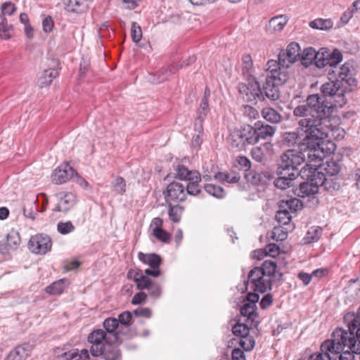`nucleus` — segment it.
<instances>
[{"instance_id":"f257e3e1","label":"nucleus","mask_w":360,"mask_h":360,"mask_svg":"<svg viewBox=\"0 0 360 360\" xmlns=\"http://www.w3.org/2000/svg\"><path fill=\"white\" fill-rule=\"evenodd\" d=\"M352 314H345L343 323L347 330L339 327L341 332L339 339V360H357L360 353V327L356 329L355 318Z\"/></svg>"},{"instance_id":"f03ea898","label":"nucleus","mask_w":360,"mask_h":360,"mask_svg":"<svg viewBox=\"0 0 360 360\" xmlns=\"http://www.w3.org/2000/svg\"><path fill=\"white\" fill-rule=\"evenodd\" d=\"M307 104L295 108L293 115L303 117L299 122L300 128L303 130L307 127H321L322 121L328 120V109L323 107V101L317 95H309L306 100Z\"/></svg>"},{"instance_id":"7ed1b4c3","label":"nucleus","mask_w":360,"mask_h":360,"mask_svg":"<svg viewBox=\"0 0 360 360\" xmlns=\"http://www.w3.org/2000/svg\"><path fill=\"white\" fill-rule=\"evenodd\" d=\"M308 167H303L300 170L302 178L306 177L307 181L300 184L299 187L294 190L295 194L300 198L314 197L319 192L320 187L334 195L333 182L330 180L323 181V172L321 168H314L309 165Z\"/></svg>"},{"instance_id":"20e7f679","label":"nucleus","mask_w":360,"mask_h":360,"mask_svg":"<svg viewBox=\"0 0 360 360\" xmlns=\"http://www.w3.org/2000/svg\"><path fill=\"white\" fill-rule=\"evenodd\" d=\"M303 130L306 136L298 143L299 150L310 162L317 161V158H319V148L321 146L324 133L320 127H307Z\"/></svg>"},{"instance_id":"39448f33","label":"nucleus","mask_w":360,"mask_h":360,"mask_svg":"<svg viewBox=\"0 0 360 360\" xmlns=\"http://www.w3.org/2000/svg\"><path fill=\"white\" fill-rule=\"evenodd\" d=\"M356 69L354 66V61H347L340 68L339 71V108H342L347 103L345 94L351 92L353 87L356 86V80L354 77Z\"/></svg>"},{"instance_id":"423d86ee","label":"nucleus","mask_w":360,"mask_h":360,"mask_svg":"<svg viewBox=\"0 0 360 360\" xmlns=\"http://www.w3.org/2000/svg\"><path fill=\"white\" fill-rule=\"evenodd\" d=\"M91 345L90 353L94 357L101 356L104 360H122V354L119 346L122 340L119 341H98V345L95 341H88Z\"/></svg>"},{"instance_id":"0eeeda50","label":"nucleus","mask_w":360,"mask_h":360,"mask_svg":"<svg viewBox=\"0 0 360 360\" xmlns=\"http://www.w3.org/2000/svg\"><path fill=\"white\" fill-rule=\"evenodd\" d=\"M104 329H95L91 332L87 338L88 341H119L120 339L118 328V321L115 318H108L103 322Z\"/></svg>"},{"instance_id":"6e6552de","label":"nucleus","mask_w":360,"mask_h":360,"mask_svg":"<svg viewBox=\"0 0 360 360\" xmlns=\"http://www.w3.org/2000/svg\"><path fill=\"white\" fill-rule=\"evenodd\" d=\"M127 278L136 283L138 290H148V294L155 299L160 297L162 290L160 284L153 281L148 276H145L142 270L130 269L127 273Z\"/></svg>"},{"instance_id":"1a4fd4ad","label":"nucleus","mask_w":360,"mask_h":360,"mask_svg":"<svg viewBox=\"0 0 360 360\" xmlns=\"http://www.w3.org/2000/svg\"><path fill=\"white\" fill-rule=\"evenodd\" d=\"M266 277L261 270L256 267L253 268L248 273L247 281H244L245 290H248V286H250V289L256 292L264 293L271 290L273 281L271 278Z\"/></svg>"},{"instance_id":"9d476101","label":"nucleus","mask_w":360,"mask_h":360,"mask_svg":"<svg viewBox=\"0 0 360 360\" xmlns=\"http://www.w3.org/2000/svg\"><path fill=\"white\" fill-rule=\"evenodd\" d=\"M289 79L288 75L278 74L274 72L273 75H267L262 89L264 96L271 101L280 98L279 86L284 84Z\"/></svg>"},{"instance_id":"9b49d317","label":"nucleus","mask_w":360,"mask_h":360,"mask_svg":"<svg viewBox=\"0 0 360 360\" xmlns=\"http://www.w3.org/2000/svg\"><path fill=\"white\" fill-rule=\"evenodd\" d=\"M247 83L238 84V91L248 102L256 103L264 100L263 91L255 77L246 78Z\"/></svg>"},{"instance_id":"f8f14e48","label":"nucleus","mask_w":360,"mask_h":360,"mask_svg":"<svg viewBox=\"0 0 360 360\" xmlns=\"http://www.w3.org/2000/svg\"><path fill=\"white\" fill-rule=\"evenodd\" d=\"M321 95L315 94L323 101V107L330 108L328 109V120L333 117V113L337 108L335 96L338 93V79L323 84L321 87Z\"/></svg>"},{"instance_id":"ddd939ff","label":"nucleus","mask_w":360,"mask_h":360,"mask_svg":"<svg viewBox=\"0 0 360 360\" xmlns=\"http://www.w3.org/2000/svg\"><path fill=\"white\" fill-rule=\"evenodd\" d=\"M304 156L300 150L289 149L281 155L278 165L284 169H290L291 171H299L298 166L304 162Z\"/></svg>"},{"instance_id":"4468645a","label":"nucleus","mask_w":360,"mask_h":360,"mask_svg":"<svg viewBox=\"0 0 360 360\" xmlns=\"http://www.w3.org/2000/svg\"><path fill=\"white\" fill-rule=\"evenodd\" d=\"M139 259L143 264L148 265L151 269L144 270L145 276L158 277L161 274L160 266L162 264L160 256L156 253L145 254L141 252L138 254Z\"/></svg>"},{"instance_id":"2eb2a0df","label":"nucleus","mask_w":360,"mask_h":360,"mask_svg":"<svg viewBox=\"0 0 360 360\" xmlns=\"http://www.w3.org/2000/svg\"><path fill=\"white\" fill-rule=\"evenodd\" d=\"M166 203H179L186 199L185 186L179 182L172 181L167 185L164 192Z\"/></svg>"},{"instance_id":"dca6fc26","label":"nucleus","mask_w":360,"mask_h":360,"mask_svg":"<svg viewBox=\"0 0 360 360\" xmlns=\"http://www.w3.org/2000/svg\"><path fill=\"white\" fill-rule=\"evenodd\" d=\"M300 46L297 42H291L286 49L281 50L278 56L280 65L283 68H288L292 64L300 59Z\"/></svg>"},{"instance_id":"f3484780","label":"nucleus","mask_w":360,"mask_h":360,"mask_svg":"<svg viewBox=\"0 0 360 360\" xmlns=\"http://www.w3.org/2000/svg\"><path fill=\"white\" fill-rule=\"evenodd\" d=\"M315 65L319 68H323L329 65L335 67L338 65V49H334L332 52L326 47L316 51Z\"/></svg>"},{"instance_id":"a211bd4d","label":"nucleus","mask_w":360,"mask_h":360,"mask_svg":"<svg viewBox=\"0 0 360 360\" xmlns=\"http://www.w3.org/2000/svg\"><path fill=\"white\" fill-rule=\"evenodd\" d=\"M338 354V346L335 339L325 340L320 347V352L312 354L309 360H336L331 354Z\"/></svg>"},{"instance_id":"6ab92c4d","label":"nucleus","mask_w":360,"mask_h":360,"mask_svg":"<svg viewBox=\"0 0 360 360\" xmlns=\"http://www.w3.org/2000/svg\"><path fill=\"white\" fill-rule=\"evenodd\" d=\"M28 248L33 253L46 254L51 248V240L46 235H36L29 240Z\"/></svg>"},{"instance_id":"aec40b11","label":"nucleus","mask_w":360,"mask_h":360,"mask_svg":"<svg viewBox=\"0 0 360 360\" xmlns=\"http://www.w3.org/2000/svg\"><path fill=\"white\" fill-rule=\"evenodd\" d=\"M58 203L53 210L54 212L66 213L71 210L77 202L76 195L71 192H59L56 193Z\"/></svg>"},{"instance_id":"412c9836","label":"nucleus","mask_w":360,"mask_h":360,"mask_svg":"<svg viewBox=\"0 0 360 360\" xmlns=\"http://www.w3.org/2000/svg\"><path fill=\"white\" fill-rule=\"evenodd\" d=\"M315 168H321V172H323V177L321 178L323 181H326L327 180H330L333 182L334 187V195L337 192V180H338V162L333 160H326L325 163L321 165L319 164L318 166L315 165Z\"/></svg>"},{"instance_id":"4be33fe9","label":"nucleus","mask_w":360,"mask_h":360,"mask_svg":"<svg viewBox=\"0 0 360 360\" xmlns=\"http://www.w3.org/2000/svg\"><path fill=\"white\" fill-rule=\"evenodd\" d=\"M75 170L67 162L60 165L52 173V181L56 184H63L73 177Z\"/></svg>"},{"instance_id":"5701e85b","label":"nucleus","mask_w":360,"mask_h":360,"mask_svg":"<svg viewBox=\"0 0 360 360\" xmlns=\"http://www.w3.org/2000/svg\"><path fill=\"white\" fill-rule=\"evenodd\" d=\"M21 240L18 231L11 230L6 236L5 240L0 242V252L3 255L9 254L16 250L20 246Z\"/></svg>"},{"instance_id":"b1692460","label":"nucleus","mask_w":360,"mask_h":360,"mask_svg":"<svg viewBox=\"0 0 360 360\" xmlns=\"http://www.w3.org/2000/svg\"><path fill=\"white\" fill-rule=\"evenodd\" d=\"M256 268L261 270L268 278L273 277V281L281 282L283 279V274L277 271L278 266L274 259L264 260L260 266Z\"/></svg>"},{"instance_id":"393cba45","label":"nucleus","mask_w":360,"mask_h":360,"mask_svg":"<svg viewBox=\"0 0 360 360\" xmlns=\"http://www.w3.org/2000/svg\"><path fill=\"white\" fill-rule=\"evenodd\" d=\"M245 178L252 184L260 185L267 184L268 181L272 180L274 177L271 172L265 171L258 172L255 170L250 169L245 173Z\"/></svg>"},{"instance_id":"a878e982","label":"nucleus","mask_w":360,"mask_h":360,"mask_svg":"<svg viewBox=\"0 0 360 360\" xmlns=\"http://www.w3.org/2000/svg\"><path fill=\"white\" fill-rule=\"evenodd\" d=\"M179 70L178 64H171L161 68L158 72L150 74L149 80L154 84H159L167 80L169 77L176 73Z\"/></svg>"},{"instance_id":"bb28decb","label":"nucleus","mask_w":360,"mask_h":360,"mask_svg":"<svg viewBox=\"0 0 360 360\" xmlns=\"http://www.w3.org/2000/svg\"><path fill=\"white\" fill-rule=\"evenodd\" d=\"M227 143L233 150H245L246 147L243 134L240 129H234L230 131L227 137Z\"/></svg>"},{"instance_id":"cd10ccee","label":"nucleus","mask_w":360,"mask_h":360,"mask_svg":"<svg viewBox=\"0 0 360 360\" xmlns=\"http://www.w3.org/2000/svg\"><path fill=\"white\" fill-rule=\"evenodd\" d=\"M31 350L32 347L29 344L18 345L8 354L5 360H25Z\"/></svg>"},{"instance_id":"c85d7f7f","label":"nucleus","mask_w":360,"mask_h":360,"mask_svg":"<svg viewBox=\"0 0 360 360\" xmlns=\"http://www.w3.org/2000/svg\"><path fill=\"white\" fill-rule=\"evenodd\" d=\"M257 136L258 141L260 139H271L277 130L276 126H271L266 124L264 122L257 121L255 122Z\"/></svg>"},{"instance_id":"c756f323","label":"nucleus","mask_w":360,"mask_h":360,"mask_svg":"<svg viewBox=\"0 0 360 360\" xmlns=\"http://www.w3.org/2000/svg\"><path fill=\"white\" fill-rule=\"evenodd\" d=\"M257 309V306H254L245 302L240 309V314L243 316L247 317V322L250 321L255 326H258L259 323V321L257 320L259 315L256 311Z\"/></svg>"},{"instance_id":"7c9ffc66","label":"nucleus","mask_w":360,"mask_h":360,"mask_svg":"<svg viewBox=\"0 0 360 360\" xmlns=\"http://www.w3.org/2000/svg\"><path fill=\"white\" fill-rule=\"evenodd\" d=\"M240 129L243 134V137L246 146L254 145L258 142L255 124L254 126H251L250 124L244 125Z\"/></svg>"},{"instance_id":"2f4dec72","label":"nucleus","mask_w":360,"mask_h":360,"mask_svg":"<svg viewBox=\"0 0 360 360\" xmlns=\"http://www.w3.org/2000/svg\"><path fill=\"white\" fill-rule=\"evenodd\" d=\"M58 68H49L48 70H44L42 72V75L39 78L37 84L40 88L46 87L50 85L53 79L57 77L59 75Z\"/></svg>"},{"instance_id":"473e14b6","label":"nucleus","mask_w":360,"mask_h":360,"mask_svg":"<svg viewBox=\"0 0 360 360\" xmlns=\"http://www.w3.org/2000/svg\"><path fill=\"white\" fill-rule=\"evenodd\" d=\"M288 19L285 15H281L271 18L266 25V31L270 33L281 31L286 25Z\"/></svg>"},{"instance_id":"72a5a7b5","label":"nucleus","mask_w":360,"mask_h":360,"mask_svg":"<svg viewBox=\"0 0 360 360\" xmlns=\"http://www.w3.org/2000/svg\"><path fill=\"white\" fill-rule=\"evenodd\" d=\"M193 177L189 179L185 191L187 195L195 196L200 193L201 189L199 183L201 181V176L200 173H193Z\"/></svg>"},{"instance_id":"f704fd0d","label":"nucleus","mask_w":360,"mask_h":360,"mask_svg":"<svg viewBox=\"0 0 360 360\" xmlns=\"http://www.w3.org/2000/svg\"><path fill=\"white\" fill-rule=\"evenodd\" d=\"M68 280L66 278H61L58 281H56L48 285L45 288V291L50 295H60L64 289L68 285Z\"/></svg>"},{"instance_id":"c9c22d12","label":"nucleus","mask_w":360,"mask_h":360,"mask_svg":"<svg viewBox=\"0 0 360 360\" xmlns=\"http://www.w3.org/2000/svg\"><path fill=\"white\" fill-rule=\"evenodd\" d=\"M263 118L272 124H278L282 120V115L274 108L265 107L262 110Z\"/></svg>"},{"instance_id":"e433bc0d","label":"nucleus","mask_w":360,"mask_h":360,"mask_svg":"<svg viewBox=\"0 0 360 360\" xmlns=\"http://www.w3.org/2000/svg\"><path fill=\"white\" fill-rule=\"evenodd\" d=\"M89 0H67L66 9L70 12L82 13L88 7Z\"/></svg>"},{"instance_id":"4c0bfd02","label":"nucleus","mask_w":360,"mask_h":360,"mask_svg":"<svg viewBox=\"0 0 360 360\" xmlns=\"http://www.w3.org/2000/svg\"><path fill=\"white\" fill-rule=\"evenodd\" d=\"M336 146L332 141L328 140H324V138L322 139L321 146H320L319 148V158H317V160L319 162L322 161V158L328 155L331 154L335 150Z\"/></svg>"},{"instance_id":"58836bf2","label":"nucleus","mask_w":360,"mask_h":360,"mask_svg":"<svg viewBox=\"0 0 360 360\" xmlns=\"http://www.w3.org/2000/svg\"><path fill=\"white\" fill-rule=\"evenodd\" d=\"M176 177L182 181H189V179L193 177V173H199L195 170H189L184 165H177L174 167Z\"/></svg>"},{"instance_id":"ea45409f","label":"nucleus","mask_w":360,"mask_h":360,"mask_svg":"<svg viewBox=\"0 0 360 360\" xmlns=\"http://www.w3.org/2000/svg\"><path fill=\"white\" fill-rule=\"evenodd\" d=\"M300 206H302V202L296 198H291L285 200H282L279 202L278 205L280 209H286L290 212H296Z\"/></svg>"},{"instance_id":"a19ab883","label":"nucleus","mask_w":360,"mask_h":360,"mask_svg":"<svg viewBox=\"0 0 360 360\" xmlns=\"http://www.w3.org/2000/svg\"><path fill=\"white\" fill-rule=\"evenodd\" d=\"M253 71V62L250 54H245L242 56V74L246 78L254 77L252 75Z\"/></svg>"},{"instance_id":"79ce46f5","label":"nucleus","mask_w":360,"mask_h":360,"mask_svg":"<svg viewBox=\"0 0 360 360\" xmlns=\"http://www.w3.org/2000/svg\"><path fill=\"white\" fill-rule=\"evenodd\" d=\"M316 50L312 47L304 49L302 56H300L302 65L307 68L313 63H315Z\"/></svg>"},{"instance_id":"37998d69","label":"nucleus","mask_w":360,"mask_h":360,"mask_svg":"<svg viewBox=\"0 0 360 360\" xmlns=\"http://www.w3.org/2000/svg\"><path fill=\"white\" fill-rule=\"evenodd\" d=\"M169 207L168 214L169 219L174 223L180 221L184 207L176 203V205H172V203H167Z\"/></svg>"},{"instance_id":"c03bdc74","label":"nucleus","mask_w":360,"mask_h":360,"mask_svg":"<svg viewBox=\"0 0 360 360\" xmlns=\"http://www.w3.org/2000/svg\"><path fill=\"white\" fill-rule=\"evenodd\" d=\"M333 22L330 19L317 18L309 22V26L316 30H328L333 27Z\"/></svg>"},{"instance_id":"a18cd8bd","label":"nucleus","mask_w":360,"mask_h":360,"mask_svg":"<svg viewBox=\"0 0 360 360\" xmlns=\"http://www.w3.org/2000/svg\"><path fill=\"white\" fill-rule=\"evenodd\" d=\"M344 290L353 300L360 298V283L356 281H350Z\"/></svg>"},{"instance_id":"49530a36","label":"nucleus","mask_w":360,"mask_h":360,"mask_svg":"<svg viewBox=\"0 0 360 360\" xmlns=\"http://www.w3.org/2000/svg\"><path fill=\"white\" fill-rule=\"evenodd\" d=\"M267 75H273L274 72H276L278 74H283L288 75L286 69L283 68L281 65H280V60L278 61L274 60H269L267 62Z\"/></svg>"},{"instance_id":"de8ad7c7","label":"nucleus","mask_w":360,"mask_h":360,"mask_svg":"<svg viewBox=\"0 0 360 360\" xmlns=\"http://www.w3.org/2000/svg\"><path fill=\"white\" fill-rule=\"evenodd\" d=\"M204 189L207 193L217 198L221 199L225 196V191L224 188L219 186L207 184L205 185Z\"/></svg>"},{"instance_id":"09e8293b","label":"nucleus","mask_w":360,"mask_h":360,"mask_svg":"<svg viewBox=\"0 0 360 360\" xmlns=\"http://www.w3.org/2000/svg\"><path fill=\"white\" fill-rule=\"evenodd\" d=\"M232 333L236 336L243 338L250 333V327L246 323H237L232 327Z\"/></svg>"},{"instance_id":"8fccbe9b","label":"nucleus","mask_w":360,"mask_h":360,"mask_svg":"<svg viewBox=\"0 0 360 360\" xmlns=\"http://www.w3.org/2000/svg\"><path fill=\"white\" fill-rule=\"evenodd\" d=\"M294 180L292 177L286 178L282 176L276 178L274 183L276 188L283 190L292 186Z\"/></svg>"},{"instance_id":"3c124183","label":"nucleus","mask_w":360,"mask_h":360,"mask_svg":"<svg viewBox=\"0 0 360 360\" xmlns=\"http://www.w3.org/2000/svg\"><path fill=\"white\" fill-rule=\"evenodd\" d=\"M290 212L286 209H280L276 212V219L278 223L286 225L291 221Z\"/></svg>"},{"instance_id":"603ef678","label":"nucleus","mask_w":360,"mask_h":360,"mask_svg":"<svg viewBox=\"0 0 360 360\" xmlns=\"http://www.w3.org/2000/svg\"><path fill=\"white\" fill-rule=\"evenodd\" d=\"M210 111L208 101H205V98H202L197 114V121L202 122L208 112Z\"/></svg>"},{"instance_id":"864d4df0","label":"nucleus","mask_w":360,"mask_h":360,"mask_svg":"<svg viewBox=\"0 0 360 360\" xmlns=\"http://www.w3.org/2000/svg\"><path fill=\"white\" fill-rule=\"evenodd\" d=\"M321 230L315 229L312 231H308L303 240L305 244H310L319 240L321 237Z\"/></svg>"},{"instance_id":"5fc2aeb1","label":"nucleus","mask_w":360,"mask_h":360,"mask_svg":"<svg viewBox=\"0 0 360 360\" xmlns=\"http://www.w3.org/2000/svg\"><path fill=\"white\" fill-rule=\"evenodd\" d=\"M239 345L245 351L250 352L254 349L255 340L252 336L248 335L240 340Z\"/></svg>"},{"instance_id":"6e6d98bb","label":"nucleus","mask_w":360,"mask_h":360,"mask_svg":"<svg viewBox=\"0 0 360 360\" xmlns=\"http://www.w3.org/2000/svg\"><path fill=\"white\" fill-rule=\"evenodd\" d=\"M131 37L134 43H138L142 38V30L141 26L136 22L131 23Z\"/></svg>"},{"instance_id":"4d7b16f0","label":"nucleus","mask_w":360,"mask_h":360,"mask_svg":"<svg viewBox=\"0 0 360 360\" xmlns=\"http://www.w3.org/2000/svg\"><path fill=\"white\" fill-rule=\"evenodd\" d=\"M75 229L74 225L70 221L65 222H59L57 224V231L62 235L68 234Z\"/></svg>"},{"instance_id":"13d9d810","label":"nucleus","mask_w":360,"mask_h":360,"mask_svg":"<svg viewBox=\"0 0 360 360\" xmlns=\"http://www.w3.org/2000/svg\"><path fill=\"white\" fill-rule=\"evenodd\" d=\"M153 234L157 239L163 243H168L170 241V234L163 229L154 228Z\"/></svg>"},{"instance_id":"bf43d9fd","label":"nucleus","mask_w":360,"mask_h":360,"mask_svg":"<svg viewBox=\"0 0 360 360\" xmlns=\"http://www.w3.org/2000/svg\"><path fill=\"white\" fill-rule=\"evenodd\" d=\"M283 143L292 146L298 142L299 136L296 132H285L283 136Z\"/></svg>"},{"instance_id":"052dcab7","label":"nucleus","mask_w":360,"mask_h":360,"mask_svg":"<svg viewBox=\"0 0 360 360\" xmlns=\"http://www.w3.org/2000/svg\"><path fill=\"white\" fill-rule=\"evenodd\" d=\"M277 174L278 176H284L286 178L292 177V179H295L299 174H300V171H291L290 169H284L282 168L281 165H278L277 169Z\"/></svg>"},{"instance_id":"680f3d73","label":"nucleus","mask_w":360,"mask_h":360,"mask_svg":"<svg viewBox=\"0 0 360 360\" xmlns=\"http://www.w3.org/2000/svg\"><path fill=\"white\" fill-rule=\"evenodd\" d=\"M114 190L119 194L123 195L126 191V182L123 177L117 176L113 185Z\"/></svg>"},{"instance_id":"e2e57ef3","label":"nucleus","mask_w":360,"mask_h":360,"mask_svg":"<svg viewBox=\"0 0 360 360\" xmlns=\"http://www.w3.org/2000/svg\"><path fill=\"white\" fill-rule=\"evenodd\" d=\"M242 112L245 117L250 119H256L259 115L258 111L249 105H243Z\"/></svg>"},{"instance_id":"0e129e2a","label":"nucleus","mask_w":360,"mask_h":360,"mask_svg":"<svg viewBox=\"0 0 360 360\" xmlns=\"http://www.w3.org/2000/svg\"><path fill=\"white\" fill-rule=\"evenodd\" d=\"M17 11V7L11 1L4 2L1 5L2 15H12Z\"/></svg>"},{"instance_id":"69168bd1","label":"nucleus","mask_w":360,"mask_h":360,"mask_svg":"<svg viewBox=\"0 0 360 360\" xmlns=\"http://www.w3.org/2000/svg\"><path fill=\"white\" fill-rule=\"evenodd\" d=\"M131 319L132 314L129 311H125L118 316L117 321H118V324L121 323L122 325L128 326L131 325Z\"/></svg>"},{"instance_id":"338daca9","label":"nucleus","mask_w":360,"mask_h":360,"mask_svg":"<svg viewBox=\"0 0 360 360\" xmlns=\"http://www.w3.org/2000/svg\"><path fill=\"white\" fill-rule=\"evenodd\" d=\"M271 237L276 241H283L287 238V233L283 231L281 228L274 227Z\"/></svg>"},{"instance_id":"774afa93","label":"nucleus","mask_w":360,"mask_h":360,"mask_svg":"<svg viewBox=\"0 0 360 360\" xmlns=\"http://www.w3.org/2000/svg\"><path fill=\"white\" fill-rule=\"evenodd\" d=\"M135 316L150 318L152 316V311L148 307H138L132 312Z\"/></svg>"}]
</instances>
